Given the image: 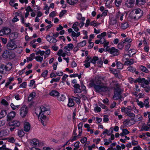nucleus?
I'll return each mask as SVG.
<instances>
[{"label": "nucleus", "instance_id": "1", "mask_svg": "<svg viewBox=\"0 0 150 150\" xmlns=\"http://www.w3.org/2000/svg\"><path fill=\"white\" fill-rule=\"evenodd\" d=\"M35 112L36 114L39 115L38 118L41 120L42 125L46 126L48 120L47 116L50 114V110L46 107L42 106L36 108Z\"/></svg>", "mask_w": 150, "mask_h": 150}, {"label": "nucleus", "instance_id": "2", "mask_svg": "<svg viewBox=\"0 0 150 150\" xmlns=\"http://www.w3.org/2000/svg\"><path fill=\"white\" fill-rule=\"evenodd\" d=\"M89 85L91 87H93L97 92H104L109 91V88L106 86L101 81L98 77L95 78L94 80H91Z\"/></svg>", "mask_w": 150, "mask_h": 150}, {"label": "nucleus", "instance_id": "3", "mask_svg": "<svg viewBox=\"0 0 150 150\" xmlns=\"http://www.w3.org/2000/svg\"><path fill=\"white\" fill-rule=\"evenodd\" d=\"M112 82L115 83L114 85H115V86L114 87L115 91L113 98L115 100L120 99L121 97V93L122 91L119 84L117 82L112 81Z\"/></svg>", "mask_w": 150, "mask_h": 150}, {"label": "nucleus", "instance_id": "4", "mask_svg": "<svg viewBox=\"0 0 150 150\" xmlns=\"http://www.w3.org/2000/svg\"><path fill=\"white\" fill-rule=\"evenodd\" d=\"M98 59V57H94L93 58H91L88 56L84 62V65L86 68H88L90 66V63L95 64Z\"/></svg>", "mask_w": 150, "mask_h": 150}, {"label": "nucleus", "instance_id": "5", "mask_svg": "<svg viewBox=\"0 0 150 150\" xmlns=\"http://www.w3.org/2000/svg\"><path fill=\"white\" fill-rule=\"evenodd\" d=\"M137 81H135V82H138L141 83V86L142 87L146 88L147 87L149 83V82L148 80H146L144 78H138L137 79Z\"/></svg>", "mask_w": 150, "mask_h": 150}, {"label": "nucleus", "instance_id": "6", "mask_svg": "<svg viewBox=\"0 0 150 150\" xmlns=\"http://www.w3.org/2000/svg\"><path fill=\"white\" fill-rule=\"evenodd\" d=\"M135 15L133 17L135 19H138L141 17L143 15V11L139 8L135 9L133 11Z\"/></svg>", "mask_w": 150, "mask_h": 150}, {"label": "nucleus", "instance_id": "7", "mask_svg": "<svg viewBox=\"0 0 150 150\" xmlns=\"http://www.w3.org/2000/svg\"><path fill=\"white\" fill-rule=\"evenodd\" d=\"M28 112V108L26 105H23L20 109V115L22 117H25Z\"/></svg>", "mask_w": 150, "mask_h": 150}, {"label": "nucleus", "instance_id": "8", "mask_svg": "<svg viewBox=\"0 0 150 150\" xmlns=\"http://www.w3.org/2000/svg\"><path fill=\"white\" fill-rule=\"evenodd\" d=\"M11 32V29L8 27H4L0 30V36H3L9 34Z\"/></svg>", "mask_w": 150, "mask_h": 150}, {"label": "nucleus", "instance_id": "9", "mask_svg": "<svg viewBox=\"0 0 150 150\" xmlns=\"http://www.w3.org/2000/svg\"><path fill=\"white\" fill-rule=\"evenodd\" d=\"M7 48L9 50H14L17 48V46L15 43L12 40H10L7 45Z\"/></svg>", "mask_w": 150, "mask_h": 150}, {"label": "nucleus", "instance_id": "10", "mask_svg": "<svg viewBox=\"0 0 150 150\" xmlns=\"http://www.w3.org/2000/svg\"><path fill=\"white\" fill-rule=\"evenodd\" d=\"M108 51L113 56H117L119 54V50L114 47L109 49Z\"/></svg>", "mask_w": 150, "mask_h": 150}, {"label": "nucleus", "instance_id": "11", "mask_svg": "<svg viewBox=\"0 0 150 150\" xmlns=\"http://www.w3.org/2000/svg\"><path fill=\"white\" fill-rule=\"evenodd\" d=\"M115 17L117 21H122L124 18V14L119 11L116 13Z\"/></svg>", "mask_w": 150, "mask_h": 150}, {"label": "nucleus", "instance_id": "12", "mask_svg": "<svg viewBox=\"0 0 150 150\" xmlns=\"http://www.w3.org/2000/svg\"><path fill=\"white\" fill-rule=\"evenodd\" d=\"M135 2V0H127L125 4L127 7L132 8L134 6Z\"/></svg>", "mask_w": 150, "mask_h": 150}, {"label": "nucleus", "instance_id": "13", "mask_svg": "<svg viewBox=\"0 0 150 150\" xmlns=\"http://www.w3.org/2000/svg\"><path fill=\"white\" fill-rule=\"evenodd\" d=\"M8 125L10 126L18 127L20 125V123L19 121L17 120H14L9 122Z\"/></svg>", "mask_w": 150, "mask_h": 150}, {"label": "nucleus", "instance_id": "14", "mask_svg": "<svg viewBox=\"0 0 150 150\" xmlns=\"http://www.w3.org/2000/svg\"><path fill=\"white\" fill-rule=\"evenodd\" d=\"M45 38L47 41H49L50 43H55L57 41V40L56 39L49 35H47L45 37Z\"/></svg>", "mask_w": 150, "mask_h": 150}, {"label": "nucleus", "instance_id": "15", "mask_svg": "<svg viewBox=\"0 0 150 150\" xmlns=\"http://www.w3.org/2000/svg\"><path fill=\"white\" fill-rule=\"evenodd\" d=\"M16 113L14 111H12L8 113L7 116V121H8L13 119L16 115Z\"/></svg>", "mask_w": 150, "mask_h": 150}, {"label": "nucleus", "instance_id": "16", "mask_svg": "<svg viewBox=\"0 0 150 150\" xmlns=\"http://www.w3.org/2000/svg\"><path fill=\"white\" fill-rule=\"evenodd\" d=\"M67 52L65 51V52H64L63 50L62 49L59 50L57 53V55L59 56H62L64 57H65L66 55H68V54L67 53Z\"/></svg>", "mask_w": 150, "mask_h": 150}, {"label": "nucleus", "instance_id": "17", "mask_svg": "<svg viewBox=\"0 0 150 150\" xmlns=\"http://www.w3.org/2000/svg\"><path fill=\"white\" fill-rule=\"evenodd\" d=\"M129 26V24L126 22L121 23L120 27L121 29L122 30H125Z\"/></svg>", "mask_w": 150, "mask_h": 150}, {"label": "nucleus", "instance_id": "18", "mask_svg": "<svg viewBox=\"0 0 150 150\" xmlns=\"http://www.w3.org/2000/svg\"><path fill=\"white\" fill-rule=\"evenodd\" d=\"M74 47V45L72 43H69L67 45V46H65L64 47L65 51L67 52V51H69L72 50Z\"/></svg>", "mask_w": 150, "mask_h": 150}, {"label": "nucleus", "instance_id": "19", "mask_svg": "<svg viewBox=\"0 0 150 150\" xmlns=\"http://www.w3.org/2000/svg\"><path fill=\"white\" fill-rule=\"evenodd\" d=\"M110 71L116 77L120 78H121V75L119 73H118L117 70L114 69H110Z\"/></svg>", "mask_w": 150, "mask_h": 150}, {"label": "nucleus", "instance_id": "20", "mask_svg": "<svg viewBox=\"0 0 150 150\" xmlns=\"http://www.w3.org/2000/svg\"><path fill=\"white\" fill-rule=\"evenodd\" d=\"M30 125L29 122H25L24 124V130L25 132H28L30 129Z\"/></svg>", "mask_w": 150, "mask_h": 150}, {"label": "nucleus", "instance_id": "21", "mask_svg": "<svg viewBox=\"0 0 150 150\" xmlns=\"http://www.w3.org/2000/svg\"><path fill=\"white\" fill-rule=\"evenodd\" d=\"M76 96L77 97L72 96H71V98L73 100H75L77 104H80L81 102L80 100L81 96H79L78 95H76Z\"/></svg>", "mask_w": 150, "mask_h": 150}, {"label": "nucleus", "instance_id": "22", "mask_svg": "<svg viewBox=\"0 0 150 150\" xmlns=\"http://www.w3.org/2000/svg\"><path fill=\"white\" fill-rule=\"evenodd\" d=\"M79 25V23L78 22H76L74 23L72 25V28H73L74 30L76 32H78L79 30L78 28Z\"/></svg>", "mask_w": 150, "mask_h": 150}, {"label": "nucleus", "instance_id": "23", "mask_svg": "<svg viewBox=\"0 0 150 150\" xmlns=\"http://www.w3.org/2000/svg\"><path fill=\"white\" fill-rule=\"evenodd\" d=\"M12 68V65L11 63H8L4 67V70L6 71H9Z\"/></svg>", "mask_w": 150, "mask_h": 150}, {"label": "nucleus", "instance_id": "24", "mask_svg": "<svg viewBox=\"0 0 150 150\" xmlns=\"http://www.w3.org/2000/svg\"><path fill=\"white\" fill-rule=\"evenodd\" d=\"M83 125L82 122H80L78 125L79 134L78 136H80L82 131V127Z\"/></svg>", "mask_w": 150, "mask_h": 150}, {"label": "nucleus", "instance_id": "25", "mask_svg": "<svg viewBox=\"0 0 150 150\" xmlns=\"http://www.w3.org/2000/svg\"><path fill=\"white\" fill-rule=\"evenodd\" d=\"M121 111L122 112H124L127 115L128 113L130 112L131 111V110L129 108H125L123 107L121 108Z\"/></svg>", "mask_w": 150, "mask_h": 150}, {"label": "nucleus", "instance_id": "26", "mask_svg": "<svg viewBox=\"0 0 150 150\" xmlns=\"http://www.w3.org/2000/svg\"><path fill=\"white\" fill-rule=\"evenodd\" d=\"M146 0H136V4L138 6L144 5L146 3Z\"/></svg>", "mask_w": 150, "mask_h": 150}, {"label": "nucleus", "instance_id": "27", "mask_svg": "<svg viewBox=\"0 0 150 150\" xmlns=\"http://www.w3.org/2000/svg\"><path fill=\"white\" fill-rule=\"evenodd\" d=\"M50 96H57L59 95V93L55 90L52 91L50 93Z\"/></svg>", "mask_w": 150, "mask_h": 150}, {"label": "nucleus", "instance_id": "28", "mask_svg": "<svg viewBox=\"0 0 150 150\" xmlns=\"http://www.w3.org/2000/svg\"><path fill=\"white\" fill-rule=\"evenodd\" d=\"M73 99L71 98L69 99V102L67 105L69 107H72L74 105V103L73 101Z\"/></svg>", "mask_w": 150, "mask_h": 150}, {"label": "nucleus", "instance_id": "29", "mask_svg": "<svg viewBox=\"0 0 150 150\" xmlns=\"http://www.w3.org/2000/svg\"><path fill=\"white\" fill-rule=\"evenodd\" d=\"M18 35L16 33H11L10 36V38L11 39H15L18 37Z\"/></svg>", "mask_w": 150, "mask_h": 150}, {"label": "nucleus", "instance_id": "30", "mask_svg": "<svg viewBox=\"0 0 150 150\" xmlns=\"http://www.w3.org/2000/svg\"><path fill=\"white\" fill-rule=\"evenodd\" d=\"M35 59L37 61L41 63L42 62L43 59V56L38 55L36 56Z\"/></svg>", "mask_w": 150, "mask_h": 150}, {"label": "nucleus", "instance_id": "31", "mask_svg": "<svg viewBox=\"0 0 150 150\" xmlns=\"http://www.w3.org/2000/svg\"><path fill=\"white\" fill-rule=\"evenodd\" d=\"M36 93L35 92H33L30 93L29 95L28 100L29 101H31L35 96Z\"/></svg>", "mask_w": 150, "mask_h": 150}, {"label": "nucleus", "instance_id": "32", "mask_svg": "<svg viewBox=\"0 0 150 150\" xmlns=\"http://www.w3.org/2000/svg\"><path fill=\"white\" fill-rule=\"evenodd\" d=\"M80 34H81L80 32L76 33L75 32L73 31L72 32L71 36L72 37L73 39L74 40V38H77L80 35Z\"/></svg>", "mask_w": 150, "mask_h": 150}, {"label": "nucleus", "instance_id": "33", "mask_svg": "<svg viewBox=\"0 0 150 150\" xmlns=\"http://www.w3.org/2000/svg\"><path fill=\"white\" fill-rule=\"evenodd\" d=\"M117 20L116 18H111L110 21V25H114L117 23Z\"/></svg>", "mask_w": 150, "mask_h": 150}, {"label": "nucleus", "instance_id": "34", "mask_svg": "<svg viewBox=\"0 0 150 150\" xmlns=\"http://www.w3.org/2000/svg\"><path fill=\"white\" fill-rule=\"evenodd\" d=\"M35 56V53H33L30 55L29 57H27L26 59H27V62H28L30 61H32L33 59Z\"/></svg>", "mask_w": 150, "mask_h": 150}, {"label": "nucleus", "instance_id": "35", "mask_svg": "<svg viewBox=\"0 0 150 150\" xmlns=\"http://www.w3.org/2000/svg\"><path fill=\"white\" fill-rule=\"evenodd\" d=\"M77 18L79 20L84 21L85 20V18L83 17L81 13H78L76 16Z\"/></svg>", "mask_w": 150, "mask_h": 150}, {"label": "nucleus", "instance_id": "36", "mask_svg": "<svg viewBox=\"0 0 150 150\" xmlns=\"http://www.w3.org/2000/svg\"><path fill=\"white\" fill-rule=\"evenodd\" d=\"M31 143L32 145L36 146L39 144V141L37 139H34L31 141Z\"/></svg>", "mask_w": 150, "mask_h": 150}, {"label": "nucleus", "instance_id": "37", "mask_svg": "<svg viewBox=\"0 0 150 150\" xmlns=\"http://www.w3.org/2000/svg\"><path fill=\"white\" fill-rule=\"evenodd\" d=\"M57 98L59 100L63 101L65 100L66 97L64 95L62 94L60 96H58Z\"/></svg>", "mask_w": 150, "mask_h": 150}, {"label": "nucleus", "instance_id": "38", "mask_svg": "<svg viewBox=\"0 0 150 150\" xmlns=\"http://www.w3.org/2000/svg\"><path fill=\"white\" fill-rule=\"evenodd\" d=\"M124 124L127 127L130 126L132 124L131 123L130 120H127L125 121L124 122Z\"/></svg>", "mask_w": 150, "mask_h": 150}, {"label": "nucleus", "instance_id": "39", "mask_svg": "<svg viewBox=\"0 0 150 150\" xmlns=\"http://www.w3.org/2000/svg\"><path fill=\"white\" fill-rule=\"evenodd\" d=\"M78 1V0H67V3L69 4L73 5L76 3Z\"/></svg>", "mask_w": 150, "mask_h": 150}, {"label": "nucleus", "instance_id": "40", "mask_svg": "<svg viewBox=\"0 0 150 150\" xmlns=\"http://www.w3.org/2000/svg\"><path fill=\"white\" fill-rule=\"evenodd\" d=\"M86 44V42L85 40H83L82 42L77 44V45L80 48L83 47Z\"/></svg>", "mask_w": 150, "mask_h": 150}, {"label": "nucleus", "instance_id": "41", "mask_svg": "<svg viewBox=\"0 0 150 150\" xmlns=\"http://www.w3.org/2000/svg\"><path fill=\"white\" fill-rule=\"evenodd\" d=\"M139 68L140 70L144 72L147 73L149 72V71L147 68L144 66L141 65L140 66Z\"/></svg>", "mask_w": 150, "mask_h": 150}, {"label": "nucleus", "instance_id": "42", "mask_svg": "<svg viewBox=\"0 0 150 150\" xmlns=\"http://www.w3.org/2000/svg\"><path fill=\"white\" fill-rule=\"evenodd\" d=\"M149 98H148L147 99L145 100L144 102V106L146 108H149Z\"/></svg>", "mask_w": 150, "mask_h": 150}, {"label": "nucleus", "instance_id": "43", "mask_svg": "<svg viewBox=\"0 0 150 150\" xmlns=\"http://www.w3.org/2000/svg\"><path fill=\"white\" fill-rule=\"evenodd\" d=\"M117 67L118 69H121L123 68V64L120 62L116 63Z\"/></svg>", "mask_w": 150, "mask_h": 150}, {"label": "nucleus", "instance_id": "44", "mask_svg": "<svg viewBox=\"0 0 150 150\" xmlns=\"http://www.w3.org/2000/svg\"><path fill=\"white\" fill-rule=\"evenodd\" d=\"M134 63V60L133 59H130L129 61L125 62V64L127 65H131Z\"/></svg>", "mask_w": 150, "mask_h": 150}, {"label": "nucleus", "instance_id": "45", "mask_svg": "<svg viewBox=\"0 0 150 150\" xmlns=\"http://www.w3.org/2000/svg\"><path fill=\"white\" fill-rule=\"evenodd\" d=\"M123 42L124 43L127 42L129 44L132 41V40L129 38H127L125 39L123 41Z\"/></svg>", "mask_w": 150, "mask_h": 150}, {"label": "nucleus", "instance_id": "46", "mask_svg": "<svg viewBox=\"0 0 150 150\" xmlns=\"http://www.w3.org/2000/svg\"><path fill=\"white\" fill-rule=\"evenodd\" d=\"M82 32L83 34L84 35V36L83 38V39H87L88 38V36L87 35L88 34V32L87 31L85 30H83L82 31Z\"/></svg>", "mask_w": 150, "mask_h": 150}, {"label": "nucleus", "instance_id": "47", "mask_svg": "<svg viewBox=\"0 0 150 150\" xmlns=\"http://www.w3.org/2000/svg\"><path fill=\"white\" fill-rule=\"evenodd\" d=\"M129 54L130 56L136 53V50L134 49H131L128 51Z\"/></svg>", "mask_w": 150, "mask_h": 150}, {"label": "nucleus", "instance_id": "48", "mask_svg": "<svg viewBox=\"0 0 150 150\" xmlns=\"http://www.w3.org/2000/svg\"><path fill=\"white\" fill-rule=\"evenodd\" d=\"M100 23H97L96 21H93L91 22L90 23V25H91L93 26L94 27H97L98 26Z\"/></svg>", "mask_w": 150, "mask_h": 150}, {"label": "nucleus", "instance_id": "49", "mask_svg": "<svg viewBox=\"0 0 150 150\" xmlns=\"http://www.w3.org/2000/svg\"><path fill=\"white\" fill-rule=\"evenodd\" d=\"M60 79V78L59 77L56 78H53L50 81V82L51 83H52L54 82H58Z\"/></svg>", "mask_w": 150, "mask_h": 150}, {"label": "nucleus", "instance_id": "50", "mask_svg": "<svg viewBox=\"0 0 150 150\" xmlns=\"http://www.w3.org/2000/svg\"><path fill=\"white\" fill-rule=\"evenodd\" d=\"M57 14L56 11H53L51 12L49 15V16L50 18H53L56 16Z\"/></svg>", "mask_w": 150, "mask_h": 150}, {"label": "nucleus", "instance_id": "51", "mask_svg": "<svg viewBox=\"0 0 150 150\" xmlns=\"http://www.w3.org/2000/svg\"><path fill=\"white\" fill-rule=\"evenodd\" d=\"M48 72V71L47 70H46L41 75L42 77L45 78L47 76Z\"/></svg>", "mask_w": 150, "mask_h": 150}, {"label": "nucleus", "instance_id": "52", "mask_svg": "<svg viewBox=\"0 0 150 150\" xmlns=\"http://www.w3.org/2000/svg\"><path fill=\"white\" fill-rule=\"evenodd\" d=\"M45 54L44 55L45 58L47 57L50 54V49H48L45 51Z\"/></svg>", "mask_w": 150, "mask_h": 150}, {"label": "nucleus", "instance_id": "53", "mask_svg": "<svg viewBox=\"0 0 150 150\" xmlns=\"http://www.w3.org/2000/svg\"><path fill=\"white\" fill-rule=\"evenodd\" d=\"M124 43L123 42V41L122 42L119 43L118 45V48L120 49H122L124 46L123 44Z\"/></svg>", "mask_w": 150, "mask_h": 150}, {"label": "nucleus", "instance_id": "54", "mask_svg": "<svg viewBox=\"0 0 150 150\" xmlns=\"http://www.w3.org/2000/svg\"><path fill=\"white\" fill-rule=\"evenodd\" d=\"M3 56L5 58H10L9 52L7 51H5L3 54Z\"/></svg>", "mask_w": 150, "mask_h": 150}, {"label": "nucleus", "instance_id": "55", "mask_svg": "<svg viewBox=\"0 0 150 150\" xmlns=\"http://www.w3.org/2000/svg\"><path fill=\"white\" fill-rule=\"evenodd\" d=\"M45 53V52L44 51L39 50L36 53V54H40L41 56H42L44 55Z\"/></svg>", "mask_w": 150, "mask_h": 150}, {"label": "nucleus", "instance_id": "56", "mask_svg": "<svg viewBox=\"0 0 150 150\" xmlns=\"http://www.w3.org/2000/svg\"><path fill=\"white\" fill-rule=\"evenodd\" d=\"M11 106L13 110H15L17 108H18L19 107V105H15L13 103H11Z\"/></svg>", "mask_w": 150, "mask_h": 150}, {"label": "nucleus", "instance_id": "57", "mask_svg": "<svg viewBox=\"0 0 150 150\" xmlns=\"http://www.w3.org/2000/svg\"><path fill=\"white\" fill-rule=\"evenodd\" d=\"M66 13L67 11L66 10L62 11L59 14V17L60 18H62Z\"/></svg>", "mask_w": 150, "mask_h": 150}, {"label": "nucleus", "instance_id": "58", "mask_svg": "<svg viewBox=\"0 0 150 150\" xmlns=\"http://www.w3.org/2000/svg\"><path fill=\"white\" fill-rule=\"evenodd\" d=\"M128 79L129 82L131 83H136L137 82H135V81H137V79L136 80H134L133 78L129 77L128 78Z\"/></svg>", "mask_w": 150, "mask_h": 150}, {"label": "nucleus", "instance_id": "59", "mask_svg": "<svg viewBox=\"0 0 150 150\" xmlns=\"http://www.w3.org/2000/svg\"><path fill=\"white\" fill-rule=\"evenodd\" d=\"M27 86V83L26 82H23L20 84L19 87L22 88H25Z\"/></svg>", "mask_w": 150, "mask_h": 150}, {"label": "nucleus", "instance_id": "60", "mask_svg": "<svg viewBox=\"0 0 150 150\" xmlns=\"http://www.w3.org/2000/svg\"><path fill=\"white\" fill-rule=\"evenodd\" d=\"M113 1L112 0H107L105 3V5L107 7H109L112 3Z\"/></svg>", "mask_w": 150, "mask_h": 150}, {"label": "nucleus", "instance_id": "61", "mask_svg": "<svg viewBox=\"0 0 150 150\" xmlns=\"http://www.w3.org/2000/svg\"><path fill=\"white\" fill-rule=\"evenodd\" d=\"M149 127L147 125V126H143L142 128V130H144L145 131H147L149 130Z\"/></svg>", "mask_w": 150, "mask_h": 150}, {"label": "nucleus", "instance_id": "62", "mask_svg": "<svg viewBox=\"0 0 150 150\" xmlns=\"http://www.w3.org/2000/svg\"><path fill=\"white\" fill-rule=\"evenodd\" d=\"M74 91L75 93H80L81 92V91L80 88H74Z\"/></svg>", "mask_w": 150, "mask_h": 150}, {"label": "nucleus", "instance_id": "63", "mask_svg": "<svg viewBox=\"0 0 150 150\" xmlns=\"http://www.w3.org/2000/svg\"><path fill=\"white\" fill-rule=\"evenodd\" d=\"M121 3V0H116L115 1V4L117 6H119Z\"/></svg>", "mask_w": 150, "mask_h": 150}, {"label": "nucleus", "instance_id": "64", "mask_svg": "<svg viewBox=\"0 0 150 150\" xmlns=\"http://www.w3.org/2000/svg\"><path fill=\"white\" fill-rule=\"evenodd\" d=\"M12 150L9 148H6L5 145H3L2 147H0V150Z\"/></svg>", "mask_w": 150, "mask_h": 150}]
</instances>
